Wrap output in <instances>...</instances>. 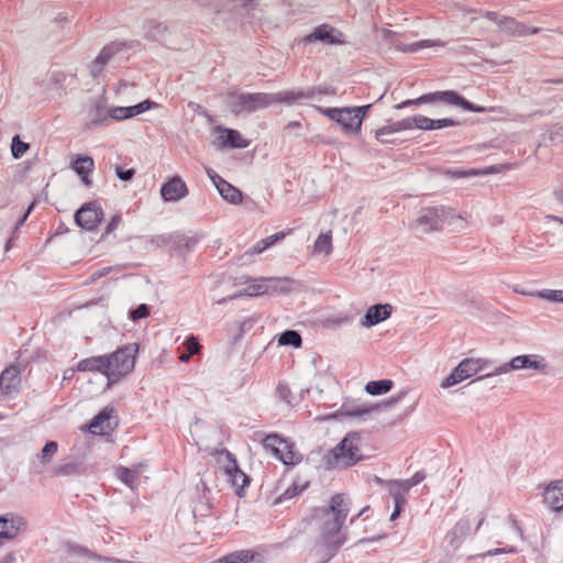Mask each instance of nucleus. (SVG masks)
Masks as SVG:
<instances>
[{
    "instance_id": "obj_36",
    "label": "nucleus",
    "mask_w": 563,
    "mask_h": 563,
    "mask_svg": "<svg viewBox=\"0 0 563 563\" xmlns=\"http://www.w3.org/2000/svg\"><path fill=\"white\" fill-rule=\"evenodd\" d=\"M254 559L251 550H239L219 559L220 563H249Z\"/></svg>"
},
{
    "instance_id": "obj_13",
    "label": "nucleus",
    "mask_w": 563,
    "mask_h": 563,
    "mask_svg": "<svg viewBox=\"0 0 563 563\" xmlns=\"http://www.w3.org/2000/svg\"><path fill=\"white\" fill-rule=\"evenodd\" d=\"M485 16L494 22L500 30L511 35L525 36L528 34H536L539 32L537 27H529L516 20L507 16H501L495 12H485Z\"/></svg>"
},
{
    "instance_id": "obj_29",
    "label": "nucleus",
    "mask_w": 563,
    "mask_h": 563,
    "mask_svg": "<svg viewBox=\"0 0 563 563\" xmlns=\"http://www.w3.org/2000/svg\"><path fill=\"white\" fill-rule=\"evenodd\" d=\"M108 356H91L81 360L77 368L80 372L96 371L104 374L108 377Z\"/></svg>"
},
{
    "instance_id": "obj_47",
    "label": "nucleus",
    "mask_w": 563,
    "mask_h": 563,
    "mask_svg": "<svg viewBox=\"0 0 563 563\" xmlns=\"http://www.w3.org/2000/svg\"><path fill=\"white\" fill-rule=\"evenodd\" d=\"M454 125H456V122L453 119H430V130H437Z\"/></svg>"
},
{
    "instance_id": "obj_18",
    "label": "nucleus",
    "mask_w": 563,
    "mask_h": 563,
    "mask_svg": "<svg viewBox=\"0 0 563 563\" xmlns=\"http://www.w3.org/2000/svg\"><path fill=\"white\" fill-rule=\"evenodd\" d=\"M155 103L151 100L142 101L137 104L130 107H112L109 108V122L111 120L121 121L130 118H134L154 107Z\"/></svg>"
},
{
    "instance_id": "obj_50",
    "label": "nucleus",
    "mask_w": 563,
    "mask_h": 563,
    "mask_svg": "<svg viewBox=\"0 0 563 563\" xmlns=\"http://www.w3.org/2000/svg\"><path fill=\"white\" fill-rule=\"evenodd\" d=\"M276 393L278 395V397L287 402V404H290L291 402V391L289 389V387L286 385V384H279L277 386V389H276Z\"/></svg>"
},
{
    "instance_id": "obj_41",
    "label": "nucleus",
    "mask_w": 563,
    "mask_h": 563,
    "mask_svg": "<svg viewBox=\"0 0 563 563\" xmlns=\"http://www.w3.org/2000/svg\"><path fill=\"white\" fill-rule=\"evenodd\" d=\"M284 443L283 439L279 438L277 434H268L264 438L263 440V444L266 449H269L272 450V452L274 453L275 456L279 457L280 460L284 461V463H287L283 455H282V452L278 448L279 444Z\"/></svg>"
},
{
    "instance_id": "obj_15",
    "label": "nucleus",
    "mask_w": 563,
    "mask_h": 563,
    "mask_svg": "<svg viewBox=\"0 0 563 563\" xmlns=\"http://www.w3.org/2000/svg\"><path fill=\"white\" fill-rule=\"evenodd\" d=\"M305 43L321 42L328 45L343 44L345 40L343 34L329 24L317 26L310 34L303 37Z\"/></svg>"
},
{
    "instance_id": "obj_6",
    "label": "nucleus",
    "mask_w": 563,
    "mask_h": 563,
    "mask_svg": "<svg viewBox=\"0 0 563 563\" xmlns=\"http://www.w3.org/2000/svg\"><path fill=\"white\" fill-rule=\"evenodd\" d=\"M519 369H533L536 372L547 375L552 373V367L549 365V363L545 361L543 356L539 354H527L512 357L509 362L495 367L492 372L478 377V379H484L506 374L510 371Z\"/></svg>"
},
{
    "instance_id": "obj_54",
    "label": "nucleus",
    "mask_w": 563,
    "mask_h": 563,
    "mask_svg": "<svg viewBox=\"0 0 563 563\" xmlns=\"http://www.w3.org/2000/svg\"><path fill=\"white\" fill-rule=\"evenodd\" d=\"M121 222H122L121 214L113 216L111 221L108 223V225L106 228V234H110L113 231H115L119 228V225L121 224Z\"/></svg>"
},
{
    "instance_id": "obj_63",
    "label": "nucleus",
    "mask_w": 563,
    "mask_h": 563,
    "mask_svg": "<svg viewBox=\"0 0 563 563\" xmlns=\"http://www.w3.org/2000/svg\"><path fill=\"white\" fill-rule=\"evenodd\" d=\"M554 196L556 197V199L563 203V187L562 188H559L554 191Z\"/></svg>"
},
{
    "instance_id": "obj_34",
    "label": "nucleus",
    "mask_w": 563,
    "mask_h": 563,
    "mask_svg": "<svg viewBox=\"0 0 563 563\" xmlns=\"http://www.w3.org/2000/svg\"><path fill=\"white\" fill-rule=\"evenodd\" d=\"M472 526L468 519L462 518L460 519L453 529L449 532L448 537L450 538V542L453 544L459 542L464 537L471 534Z\"/></svg>"
},
{
    "instance_id": "obj_42",
    "label": "nucleus",
    "mask_w": 563,
    "mask_h": 563,
    "mask_svg": "<svg viewBox=\"0 0 563 563\" xmlns=\"http://www.w3.org/2000/svg\"><path fill=\"white\" fill-rule=\"evenodd\" d=\"M231 475L232 484L239 488H243L249 484V477L238 467L235 460H233L232 470H228Z\"/></svg>"
},
{
    "instance_id": "obj_53",
    "label": "nucleus",
    "mask_w": 563,
    "mask_h": 563,
    "mask_svg": "<svg viewBox=\"0 0 563 563\" xmlns=\"http://www.w3.org/2000/svg\"><path fill=\"white\" fill-rule=\"evenodd\" d=\"M115 175H117V177L119 179L128 181V180H131L134 177L135 170L132 169V168L124 170L120 166H117L115 167Z\"/></svg>"
},
{
    "instance_id": "obj_25",
    "label": "nucleus",
    "mask_w": 563,
    "mask_h": 563,
    "mask_svg": "<svg viewBox=\"0 0 563 563\" xmlns=\"http://www.w3.org/2000/svg\"><path fill=\"white\" fill-rule=\"evenodd\" d=\"M411 129H413L412 118H406L376 130L375 136L382 143H390V140L385 139L386 135Z\"/></svg>"
},
{
    "instance_id": "obj_17",
    "label": "nucleus",
    "mask_w": 563,
    "mask_h": 563,
    "mask_svg": "<svg viewBox=\"0 0 563 563\" xmlns=\"http://www.w3.org/2000/svg\"><path fill=\"white\" fill-rule=\"evenodd\" d=\"M214 133L218 134L214 144L219 147L245 148L250 144L239 131L233 129L218 125L214 128Z\"/></svg>"
},
{
    "instance_id": "obj_2",
    "label": "nucleus",
    "mask_w": 563,
    "mask_h": 563,
    "mask_svg": "<svg viewBox=\"0 0 563 563\" xmlns=\"http://www.w3.org/2000/svg\"><path fill=\"white\" fill-rule=\"evenodd\" d=\"M314 90H286L277 93H235L231 95L228 100L230 111L236 115L243 113H252L269 107L273 103H295L303 98H311Z\"/></svg>"
},
{
    "instance_id": "obj_43",
    "label": "nucleus",
    "mask_w": 563,
    "mask_h": 563,
    "mask_svg": "<svg viewBox=\"0 0 563 563\" xmlns=\"http://www.w3.org/2000/svg\"><path fill=\"white\" fill-rule=\"evenodd\" d=\"M29 148V143L22 142L19 135L13 136L11 143V153L15 159L21 158Z\"/></svg>"
},
{
    "instance_id": "obj_32",
    "label": "nucleus",
    "mask_w": 563,
    "mask_h": 563,
    "mask_svg": "<svg viewBox=\"0 0 563 563\" xmlns=\"http://www.w3.org/2000/svg\"><path fill=\"white\" fill-rule=\"evenodd\" d=\"M375 482L385 486L391 497H405L410 490V484L407 481H384L379 477H375Z\"/></svg>"
},
{
    "instance_id": "obj_49",
    "label": "nucleus",
    "mask_w": 563,
    "mask_h": 563,
    "mask_svg": "<svg viewBox=\"0 0 563 563\" xmlns=\"http://www.w3.org/2000/svg\"><path fill=\"white\" fill-rule=\"evenodd\" d=\"M412 123H413V128H417L419 130H426V131L430 130V118H428V117H424L421 114L415 115V117H412Z\"/></svg>"
},
{
    "instance_id": "obj_60",
    "label": "nucleus",
    "mask_w": 563,
    "mask_h": 563,
    "mask_svg": "<svg viewBox=\"0 0 563 563\" xmlns=\"http://www.w3.org/2000/svg\"><path fill=\"white\" fill-rule=\"evenodd\" d=\"M395 501V509L401 510V507L406 504L405 497H393Z\"/></svg>"
},
{
    "instance_id": "obj_7",
    "label": "nucleus",
    "mask_w": 563,
    "mask_h": 563,
    "mask_svg": "<svg viewBox=\"0 0 563 563\" xmlns=\"http://www.w3.org/2000/svg\"><path fill=\"white\" fill-rule=\"evenodd\" d=\"M495 538L498 544H504L503 548L488 550L485 555H497L500 553H515L517 548L507 544L508 541H517L523 539V532L514 515H508L505 519L500 520L495 527Z\"/></svg>"
},
{
    "instance_id": "obj_33",
    "label": "nucleus",
    "mask_w": 563,
    "mask_h": 563,
    "mask_svg": "<svg viewBox=\"0 0 563 563\" xmlns=\"http://www.w3.org/2000/svg\"><path fill=\"white\" fill-rule=\"evenodd\" d=\"M217 189L221 197L230 203L238 205L242 201V192L227 180L220 181Z\"/></svg>"
},
{
    "instance_id": "obj_4",
    "label": "nucleus",
    "mask_w": 563,
    "mask_h": 563,
    "mask_svg": "<svg viewBox=\"0 0 563 563\" xmlns=\"http://www.w3.org/2000/svg\"><path fill=\"white\" fill-rule=\"evenodd\" d=\"M433 104V106H443V107H460L465 111L482 113L485 112L486 109L482 106L474 104L463 98L454 90H444V91H434L424 93L416 99L405 100L401 103L395 106L396 109H402L405 107L415 104Z\"/></svg>"
},
{
    "instance_id": "obj_46",
    "label": "nucleus",
    "mask_w": 563,
    "mask_h": 563,
    "mask_svg": "<svg viewBox=\"0 0 563 563\" xmlns=\"http://www.w3.org/2000/svg\"><path fill=\"white\" fill-rule=\"evenodd\" d=\"M538 297L551 302H563V289H544L538 292Z\"/></svg>"
},
{
    "instance_id": "obj_11",
    "label": "nucleus",
    "mask_w": 563,
    "mask_h": 563,
    "mask_svg": "<svg viewBox=\"0 0 563 563\" xmlns=\"http://www.w3.org/2000/svg\"><path fill=\"white\" fill-rule=\"evenodd\" d=\"M323 115L341 125L345 133H358L361 131V120L353 107L325 108L320 109Z\"/></svg>"
},
{
    "instance_id": "obj_3",
    "label": "nucleus",
    "mask_w": 563,
    "mask_h": 563,
    "mask_svg": "<svg viewBox=\"0 0 563 563\" xmlns=\"http://www.w3.org/2000/svg\"><path fill=\"white\" fill-rule=\"evenodd\" d=\"M361 435L349 432L330 452L327 464L332 468H349L364 459Z\"/></svg>"
},
{
    "instance_id": "obj_16",
    "label": "nucleus",
    "mask_w": 563,
    "mask_h": 563,
    "mask_svg": "<svg viewBox=\"0 0 563 563\" xmlns=\"http://www.w3.org/2000/svg\"><path fill=\"white\" fill-rule=\"evenodd\" d=\"M109 123V108L107 99L100 97L91 101L87 110L88 129Z\"/></svg>"
},
{
    "instance_id": "obj_38",
    "label": "nucleus",
    "mask_w": 563,
    "mask_h": 563,
    "mask_svg": "<svg viewBox=\"0 0 563 563\" xmlns=\"http://www.w3.org/2000/svg\"><path fill=\"white\" fill-rule=\"evenodd\" d=\"M278 344L282 346L291 345L294 347H300L302 344V339L299 332L295 330H286L280 333L278 338Z\"/></svg>"
},
{
    "instance_id": "obj_45",
    "label": "nucleus",
    "mask_w": 563,
    "mask_h": 563,
    "mask_svg": "<svg viewBox=\"0 0 563 563\" xmlns=\"http://www.w3.org/2000/svg\"><path fill=\"white\" fill-rule=\"evenodd\" d=\"M57 442L48 441L42 449L41 454L38 455L41 463H48L53 459L54 454L57 452Z\"/></svg>"
},
{
    "instance_id": "obj_30",
    "label": "nucleus",
    "mask_w": 563,
    "mask_h": 563,
    "mask_svg": "<svg viewBox=\"0 0 563 563\" xmlns=\"http://www.w3.org/2000/svg\"><path fill=\"white\" fill-rule=\"evenodd\" d=\"M445 45L444 42L440 40H422L415 43H404L399 42L395 46L398 51L404 53H417L423 48H429L433 46H440L443 47Z\"/></svg>"
},
{
    "instance_id": "obj_8",
    "label": "nucleus",
    "mask_w": 563,
    "mask_h": 563,
    "mask_svg": "<svg viewBox=\"0 0 563 563\" xmlns=\"http://www.w3.org/2000/svg\"><path fill=\"white\" fill-rule=\"evenodd\" d=\"M445 207H432L422 209L417 219L411 223V230L417 236L439 231L445 223Z\"/></svg>"
},
{
    "instance_id": "obj_62",
    "label": "nucleus",
    "mask_w": 563,
    "mask_h": 563,
    "mask_svg": "<svg viewBox=\"0 0 563 563\" xmlns=\"http://www.w3.org/2000/svg\"><path fill=\"white\" fill-rule=\"evenodd\" d=\"M271 236V240L273 241V243H277L278 241H282L284 238H285V233L283 232H277L273 235H269Z\"/></svg>"
},
{
    "instance_id": "obj_55",
    "label": "nucleus",
    "mask_w": 563,
    "mask_h": 563,
    "mask_svg": "<svg viewBox=\"0 0 563 563\" xmlns=\"http://www.w3.org/2000/svg\"><path fill=\"white\" fill-rule=\"evenodd\" d=\"M306 486H302L301 488H298V486L292 485L291 487L287 488L285 493L282 495L280 498L289 499L298 495L300 492L305 489Z\"/></svg>"
},
{
    "instance_id": "obj_61",
    "label": "nucleus",
    "mask_w": 563,
    "mask_h": 563,
    "mask_svg": "<svg viewBox=\"0 0 563 563\" xmlns=\"http://www.w3.org/2000/svg\"><path fill=\"white\" fill-rule=\"evenodd\" d=\"M271 236V240L273 241V243H277L278 241H282L284 238H285V233L283 232H277L273 235H269Z\"/></svg>"
},
{
    "instance_id": "obj_58",
    "label": "nucleus",
    "mask_w": 563,
    "mask_h": 563,
    "mask_svg": "<svg viewBox=\"0 0 563 563\" xmlns=\"http://www.w3.org/2000/svg\"><path fill=\"white\" fill-rule=\"evenodd\" d=\"M353 108H354V111H355V113L357 114V117L360 118L361 123H362V122H363V120H364V117L366 115V113L368 112V110L372 108V104L360 106V107H353Z\"/></svg>"
},
{
    "instance_id": "obj_59",
    "label": "nucleus",
    "mask_w": 563,
    "mask_h": 563,
    "mask_svg": "<svg viewBox=\"0 0 563 563\" xmlns=\"http://www.w3.org/2000/svg\"><path fill=\"white\" fill-rule=\"evenodd\" d=\"M426 478V474L423 472H417L410 479H406L407 483L410 484V488Z\"/></svg>"
},
{
    "instance_id": "obj_12",
    "label": "nucleus",
    "mask_w": 563,
    "mask_h": 563,
    "mask_svg": "<svg viewBox=\"0 0 563 563\" xmlns=\"http://www.w3.org/2000/svg\"><path fill=\"white\" fill-rule=\"evenodd\" d=\"M74 218L78 227L86 231H93L101 223L103 211L98 202L90 201L84 203L75 212Z\"/></svg>"
},
{
    "instance_id": "obj_5",
    "label": "nucleus",
    "mask_w": 563,
    "mask_h": 563,
    "mask_svg": "<svg viewBox=\"0 0 563 563\" xmlns=\"http://www.w3.org/2000/svg\"><path fill=\"white\" fill-rule=\"evenodd\" d=\"M136 352L137 346L135 344H128L108 356V388L134 368Z\"/></svg>"
},
{
    "instance_id": "obj_26",
    "label": "nucleus",
    "mask_w": 563,
    "mask_h": 563,
    "mask_svg": "<svg viewBox=\"0 0 563 563\" xmlns=\"http://www.w3.org/2000/svg\"><path fill=\"white\" fill-rule=\"evenodd\" d=\"M73 168L77 173V175L80 177V179L85 186L90 187L92 185V180L89 177V175L95 169V162H93L92 157L78 156L73 162Z\"/></svg>"
},
{
    "instance_id": "obj_31",
    "label": "nucleus",
    "mask_w": 563,
    "mask_h": 563,
    "mask_svg": "<svg viewBox=\"0 0 563 563\" xmlns=\"http://www.w3.org/2000/svg\"><path fill=\"white\" fill-rule=\"evenodd\" d=\"M446 210L448 213H445V223L452 227L453 230L460 232L465 230L468 225L474 224L471 214H456L450 208H446Z\"/></svg>"
},
{
    "instance_id": "obj_57",
    "label": "nucleus",
    "mask_w": 563,
    "mask_h": 563,
    "mask_svg": "<svg viewBox=\"0 0 563 563\" xmlns=\"http://www.w3.org/2000/svg\"><path fill=\"white\" fill-rule=\"evenodd\" d=\"M312 89L314 90V92H313V96L310 99H313L317 92L320 93V95H334L335 93V91L333 89H330V88H321V87L314 88V87H312L311 90ZM300 90L301 91H308V90H310V88H308L306 90H303V89H300ZM308 99L309 98H303L302 100H308Z\"/></svg>"
},
{
    "instance_id": "obj_21",
    "label": "nucleus",
    "mask_w": 563,
    "mask_h": 563,
    "mask_svg": "<svg viewBox=\"0 0 563 563\" xmlns=\"http://www.w3.org/2000/svg\"><path fill=\"white\" fill-rule=\"evenodd\" d=\"M393 312V306L389 303H377L369 307L361 320V325L364 328H371L385 321L390 317Z\"/></svg>"
},
{
    "instance_id": "obj_52",
    "label": "nucleus",
    "mask_w": 563,
    "mask_h": 563,
    "mask_svg": "<svg viewBox=\"0 0 563 563\" xmlns=\"http://www.w3.org/2000/svg\"><path fill=\"white\" fill-rule=\"evenodd\" d=\"M266 249H263L262 240L258 241L255 245H253L250 250H247L242 256L241 260H250L252 256L261 254Z\"/></svg>"
},
{
    "instance_id": "obj_40",
    "label": "nucleus",
    "mask_w": 563,
    "mask_h": 563,
    "mask_svg": "<svg viewBox=\"0 0 563 563\" xmlns=\"http://www.w3.org/2000/svg\"><path fill=\"white\" fill-rule=\"evenodd\" d=\"M81 467V463L77 461H67L58 464L54 467V473L62 476H70L78 474Z\"/></svg>"
},
{
    "instance_id": "obj_51",
    "label": "nucleus",
    "mask_w": 563,
    "mask_h": 563,
    "mask_svg": "<svg viewBox=\"0 0 563 563\" xmlns=\"http://www.w3.org/2000/svg\"><path fill=\"white\" fill-rule=\"evenodd\" d=\"M185 346L189 355H195L200 350V343L196 336H189L185 342Z\"/></svg>"
},
{
    "instance_id": "obj_20",
    "label": "nucleus",
    "mask_w": 563,
    "mask_h": 563,
    "mask_svg": "<svg viewBox=\"0 0 563 563\" xmlns=\"http://www.w3.org/2000/svg\"><path fill=\"white\" fill-rule=\"evenodd\" d=\"M188 195V188L180 177L175 176L161 187V196L165 201L175 202Z\"/></svg>"
},
{
    "instance_id": "obj_37",
    "label": "nucleus",
    "mask_w": 563,
    "mask_h": 563,
    "mask_svg": "<svg viewBox=\"0 0 563 563\" xmlns=\"http://www.w3.org/2000/svg\"><path fill=\"white\" fill-rule=\"evenodd\" d=\"M497 172V168L495 166H490L485 169H454V170H448L445 174L449 175L452 178H463V177H473L478 175H487Z\"/></svg>"
},
{
    "instance_id": "obj_1",
    "label": "nucleus",
    "mask_w": 563,
    "mask_h": 563,
    "mask_svg": "<svg viewBox=\"0 0 563 563\" xmlns=\"http://www.w3.org/2000/svg\"><path fill=\"white\" fill-rule=\"evenodd\" d=\"M349 511L350 506L344 495L335 494L328 506L314 508L309 518V525L317 533L316 549L324 561L332 558L346 541L342 528Z\"/></svg>"
},
{
    "instance_id": "obj_64",
    "label": "nucleus",
    "mask_w": 563,
    "mask_h": 563,
    "mask_svg": "<svg viewBox=\"0 0 563 563\" xmlns=\"http://www.w3.org/2000/svg\"><path fill=\"white\" fill-rule=\"evenodd\" d=\"M262 242H263V249H268L272 245H274L273 241L271 240V236L263 239Z\"/></svg>"
},
{
    "instance_id": "obj_39",
    "label": "nucleus",
    "mask_w": 563,
    "mask_h": 563,
    "mask_svg": "<svg viewBox=\"0 0 563 563\" xmlns=\"http://www.w3.org/2000/svg\"><path fill=\"white\" fill-rule=\"evenodd\" d=\"M314 252L319 254L329 255L332 252V235L331 232L321 233L314 242Z\"/></svg>"
},
{
    "instance_id": "obj_10",
    "label": "nucleus",
    "mask_w": 563,
    "mask_h": 563,
    "mask_svg": "<svg viewBox=\"0 0 563 563\" xmlns=\"http://www.w3.org/2000/svg\"><path fill=\"white\" fill-rule=\"evenodd\" d=\"M490 367V361L485 358H464L442 383V388H450L472 377L481 371Z\"/></svg>"
},
{
    "instance_id": "obj_19",
    "label": "nucleus",
    "mask_w": 563,
    "mask_h": 563,
    "mask_svg": "<svg viewBox=\"0 0 563 563\" xmlns=\"http://www.w3.org/2000/svg\"><path fill=\"white\" fill-rule=\"evenodd\" d=\"M122 47L123 44L117 42L106 45L100 51L99 55L95 58V60L90 64V75L93 78H97L101 74L104 65H107L111 60V58L122 49Z\"/></svg>"
},
{
    "instance_id": "obj_24",
    "label": "nucleus",
    "mask_w": 563,
    "mask_h": 563,
    "mask_svg": "<svg viewBox=\"0 0 563 563\" xmlns=\"http://www.w3.org/2000/svg\"><path fill=\"white\" fill-rule=\"evenodd\" d=\"M289 279H277V278H262L254 280L249 284L243 294L246 296H261L268 292L271 289H276L278 283L289 284Z\"/></svg>"
},
{
    "instance_id": "obj_22",
    "label": "nucleus",
    "mask_w": 563,
    "mask_h": 563,
    "mask_svg": "<svg viewBox=\"0 0 563 563\" xmlns=\"http://www.w3.org/2000/svg\"><path fill=\"white\" fill-rule=\"evenodd\" d=\"M24 526L22 517L14 514L2 515L0 516V538L14 539Z\"/></svg>"
},
{
    "instance_id": "obj_44",
    "label": "nucleus",
    "mask_w": 563,
    "mask_h": 563,
    "mask_svg": "<svg viewBox=\"0 0 563 563\" xmlns=\"http://www.w3.org/2000/svg\"><path fill=\"white\" fill-rule=\"evenodd\" d=\"M118 477L129 487L133 488L137 478V472L128 467H120L117 471Z\"/></svg>"
},
{
    "instance_id": "obj_23",
    "label": "nucleus",
    "mask_w": 563,
    "mask_h": 563,
    "mask_svg": "<svg viewBox=\"0 0 563 563\" xmlns=\"http://www.w3.org/2000/svg\"><path fill=\"white\" fill-rule=\"evenodd\" d=\"M543 501L553 511L563 509V481H554L545 487Z\"/></svg>"
},
{
    "instance_id": "obj_14",
    "label": "nucleus",
    "mask_w": 563,
    "mask_h": 563,
    "mask_svg": "<svg viewBox=\"0 0 563 563\" xmlns=\"http://www.w3.org/2000/svg\"><path fill=\"white\" fill-rule=\"evenodd\" d=\"M485 16L494 22L500 30L511 35L525 36L528 34H536L539 32L537 27H529L516 20L507 16H501L495 12H485Z\"/></svg>"
},
{
    "instance_id": "obj_48",
    "label": "nucleus",
    "mask_w": 563,
    "mask_h": 563,
    "mask_svg": "<svg viewBox=\"0 0 563 563\" xmlns=\"http://www.w3.org/2000/svg\"><path fill=\"white\" fill-rule=\"evenodd\" d=\"M150 314V309L147 305L142 303L137 308L130 311V318L134 321L146 318Z\"/></svg>"
},
{
    "instance_id": "obj_27",
    "label": "nucleus",
    "mask_w": 563,
    "mask_h": 563,
    "mask_svg": "<svg viewBox=\"0 0 563 563\" xmlns=\"http://www.w3.org/2000/svg\"><path fill=\"white\" fill-rule=\"evenodd\" d=\"M113 412V409L104 408L101 410L88 424V430L92 434H107L111 429L110 427V418Z\"/></svg>"
},
{
    "instance_id": "obj_9",
    "label": "nucleus",
    "mask_w": 563,
    "mask_h": 563,
    "mask_svg": "<svg viewBox=\"0 0 563 563\" xmlns=\"http://www.w3.org/2000/svg\"><path fill=\"white\" fill-rule=\"evenodd\" d=\"M405 395L406 391H401L387 400H383L376 404L347 400L343 402L341 407V413L346 417H353L365 420L366 417L373 412H382L390 408L391 406L397 404Z\"/></svg>"
},
{
    "instance_id": "obj_35",
    "label": "nucleus",
    "mask_w": 563,
    "mask_h": 563,
    "mask_svg": "<svg viewBox=\"0 0 563 563\" xmlns=\"http://www.w3.org/2000/svg\"><path fill=\"white\" fill-rule=\"evenodd\" d=\"M394 386L391 379L371 380L365 385V391L373 396L384 395Z\"/></svg>"
},
{
    "instance_id": "obj_56",
    "label": "nucleus",
    "mask_w": 563,
    "mask_h": 563,
    "mask_svg": "<svg viewBox=\"0 0 563 563\" xmlns=\"http://www.w3.org/2000/svg\"><path fill=\"white\" fill-rule=\"evenodd\" d=\"M206 173L208 175V177L210 178V180L213 183V185L216 186V188L218 187V185H220V181H223L224 179L219 176L216 170H213L212 168H206Z\"/></svg>"
},
{
    "instance_id": "obj_28",
    "label": "nucleus",
    "mask_w": 563,
    "mask_h": 563,
    "mask_svg": "<svg viewBox=\"0 0 563 563\" xmlns=\"http://www.w3.org/2000/svg\"><path fill=\"white\" fill-rule=\"evenodd\" d=\"M20 373L16 366L7 367L0 375V388L5 393L10 394L18 388L20 385Z\"/></svg>"
}]
</instances>
